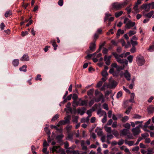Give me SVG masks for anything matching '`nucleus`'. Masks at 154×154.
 <instances>
[{
    "label": "nucleus",
    "instance_id": "nucleus-57",
    "mask_svg": "<svg viewBox=\"0 0 154 154\" xmlns=\"http://www.w3.org/2000/svg\"><path fill=\"white\" fill-rule=\"evenodd\" d=\"M63 0H59L58 2V5L60 6H61L63 5Z\"/></svg>",
    "mask_w": 154,
    "mask_h": 154
},
{
    "label": "nucleus",
    "instance_id": "nucleus-13",
    "mask_svg": "<svg viewBox=\"0 0 154 154\" xmlns=\"http://www.w3.org/2000/svg\"><path fill=\"white\" fill-rule=\"evenodd\" d=\"M129 131V130L126 129H124L121 131L120 132L121 135L126 136L127 134L128 133Z\"/></svg>",
    "mask_w": 154,
    "mask_h": 154
},
{
    "label": "nucleus",
    "instance_id": "nucleus-38",
    "mask_svg": "<svg viewBox=\"0 0 154 154\" xmlns=\"http://www.w3.org/2000/svg\"><path fill=\"white\" fill-rule=\"evenodd\" d=\"M127 137V138L129 139H133V135L129 132L128 133L126 136Z\"/></svg>",
    "mask_w": 154,
    "mask_h": 154
},
{
    "label": "nucleus",
    "instance_id": "nucleus-64",
    "mask_svg": "<svg viewBox=\"0 0 154 154\" xmlns=\"http://www.w3.org/2000/svg\"><path fill=\"white\" fill-rule=\"evenodd\" d=\"M149 5L150 6V8L152 9H153L154 8V3L153 2L149 3Z\"/></svg>",
    "mask_w": 154,
    "mask_h": 154
},
{
    "label": "nucleus",
    "instance_id": "nucleus-18",
    "mask_svg": "<svg viewBox=\"0 0 154 154\" xmlns=\"http://www.w3.org/2000/svg\"><path fill=\"white\" fill-rule=\"evenodd\" d=\"M85 109L84 108H79L77 109V112L79 114H80L81 115H83L85 113Z\"/></svg>",
    "mask_w": 154,
    "mask_h": 154
},
{
    "label": "nucleus",
    "instance_id": "nucleus-41",
    "mask_svg": "<svg viewBox=\"0 0 154 154\" xmlns=\"http://www.w3.org/2000/svg\"><path fill=\"white\" fill-rule=\"evenodd\" d=\"M66 124L65 123V121L64 120H62L60 121L57 124V126L58 127L60 126V125H64Z\"/></svg>",
    "mask_w": 154,
    "mask_h": 154
},
{
    "label": "nucleus",
    "instance_id": "nucleus-40",
    "mask_svg": "<svg viewBox=\"0 0 154 154\" xmlns=\"http://www.w3.org/2000/svg\"><path fill=\"white\" fill-rule=\"evenodd\" d=\"M12 14L11 11H7L5 14V16L6 17H9Z\"/></svg>",
    "mask_w": 154,
    "mask_h": 154
},
{
    "label": "nucleus",
    "instance_id": "nucleus-39",
    "mask_svg": "<svg viewBox=\"0 0 154 154\" xmlns=\"http://www.w3.org/2000/svg\"><path fill=\"white\" fill-rule=\"evenodd\" d=\"M105 129L106 131L109 133H110L112 132L111 128L109 127H105Z\"/></svg>",
    "mask_w": 154,
    "mask_h": 154
},
{
    "label": "nucleus",
    "instance_id": "nucleus-30",
    "mask_svg": "<svg viewBox=\"0 0 154 154\" xmlns=\"http://www.w3.org/2000/svg\"><path fill=\"white\" fill-rule=\"evenodd\" d=\"M123 13L122 11H120L119 12H116L115 13V15L116 17H118L121 16Z\"/></svg>",
    "mask_w": 154,
    "mask_h": 154
},
{
    "label": "nucleus",
    "instance_id": "nucleus-60",
    "mask_svg": "<svg viewBox=\"0 0 154 154\" xmlns=\"http://www.w3.org/2000/svg\"><path fill=\"white\" fill-rule=\"evenodd\" d=\"M65 148L66 149H68L69 147V143L67 142H65L64 143Z\"/></svg>",
    "mask_w": 154,
    "mask_h": 154
},
{
    "label": "nucleus",
    "instance_id": "nucleus-2",
    "mask_svg": "<svg viewBox=\"0 0 154 154\" xmlns=\"http://www.w3.org/2000/svg\"><path fill=\"white\" fill-rule=\"evenodd\" d=\"M112 54L114 56L116 61L119 63L122 64L125 63L126 66L128 65V61L126 59H121L120 58H119L117 55V53L116 52H113Z\"/></svg>",
    "mask_w": 154,
    "mask_h": 154
},
{
    "label": "nucleus",
    "instance_id": "nucleus-26",
    "mask_svg": "<svg viewBox=\"0 0 154 154\" xmlns=\"http://www.w3.org/2000/svg\"><path fill=\"white\" fill-rule=\"evenodd\" d=\"M148 112L151 113L154 111V107L152 106H149L147 108Z\"/></svg>",
    "mask_w": 154,
    "mask_h": 154
},
{
    "label": "nucleus",
    "instance_id": "nucleus-5",
    "mask_svg": "<svg viewBox=\"0 0 154 154\" xmlns=\"http://www.w3.org/2000/svg\"><path fill=\"white\" fill-rule=\"evenodd\" d=\"M141 127V125H140L132 129L131 131L134 136L137 135L140 133V128Z\"/></svg>",
    "mask_w": 154,
    "mask_h": 154
},
{
    "label": "nucleus",
    "instance_id": "nucleus-25",
    "mask_svg": "<svg viewBox=\"0 0 154 154\" xmlns=\"http://www.w3.org/2000/svg\"><path fill=\"white\" fill-rule=\"evenodd\" d=\"M125 143L126 144L128 145L129 146H131L134 145V142L133 141H127L126 140Z\"/></svg>",
    "mask_w": 154,
    "mask_h": 154
},
{
    "label": "nucleus",
    "instance_id": "nucleus-55",
    "mask_svg": "<svg viewBox=\"0 0 154 154\" xmlns=\"http://www.w3.org/2000/svg\"><path fill=\"white\" fill-rule=\"evenodd\" d=\"M122 95V92L121 91H119L117 94V95L116 96V97L117 98H119L120 97H121Z\"/></svg>",
    "mask_w": 154,
    "mask_h": 154
},
{
    "label": "nucleus",
    "instance_id": "nucleus-15",
    "mask_svg": "<svg viewBox=\"0 0 154 154\" xmlns=\"http://www.w3.org/2000/svg\"><path fill=\"white\" fill-rule=\"evenodd\" d=\"M79 101H80V106H87L88 103V101L86 100H82L81 99H79Z\"/></svg>",
    "mask_w": 154,
    "mask_h": 154
},
{
    "label": "nucleus",
    "instance_id": "nucleus-19",
    "mask_svg": "<svg viewBox=\"0 0 154 154\" xmlns=\"http://www.w3.org/2000/svg\"><path fill=\"white\" fill-rule=\"evenodd\" d=\"M19 60L18 59H14L12 62V64L14 66H17L19 64Z\"/></svg>",
    "mask_w": 154,
    "mask_h": 154
},
{
    "label": "nucleus",
    "instance_id": "nucleus-62",
    "mask_svg": "<svg viewBox=\"0 0 154 154\" xmlns=\"http://www.w3.org/2000/svg\"><path fill=\"white\" fill-rule=\"evenodd\" d=\"M103 108L104 109H105L107 110H108L109 109V108H108V106L107 105L106 103H104L103 105Z\"/></svg>",
    "mask_w": 154,
    "mask_h": 154
},
{
    "label": "nucleus",
    "instance_id": "nucleus-58",
    "mask_svg": "<svg viewBox=\"0 0 154 154\" xmlns=\"http://www.w3.org/2000/svg\"><path fill=\"white\" fill-rule=\"evenodd\" d=\"M113 29H110L109 31V32H107V34L108 35H110V33L111 34H113L114 33V32L113 31Z\"/></svg>",
    "mask_w": 154,
    "mask_h": 154
},
{
    "label": "nucleus",
    "instance_id": "nucleus-10",
    "mask_svg": "<svg viewBox=\"0 0 154 154\" xmlns=\"http://www.w3.org/2000/svg\"><path fill=\"white\" fill-rule=\"evenodd\" d=\"M141 7L142 8L144 9L145 11H144L146 12H148L149 11L150 9V6L149 5V4H146V5H142Z\"/></svg>",
    "mask_w": 154,
    "mask_h": 154
},
{
    "label": "nucleus",
    "instance_id": "nucleus-45",
    "mask_svg": "<svg viewBox=\"0 0 154 154\" xmlns=\"http://www.w3.org/2000/svg\"><path fill=\"white\" fill-rule=\"evenodd\" d=\"M102 75L104 77H106L108 75L107 72L106 70H103L102 72Z\"/></svg>",
    "mask_w": 154,
    "mask_h": 154
},
{
    "label": "nucleus",
    "instance_id": "nucleus-63",
    "mask_svg": "<svg viewBox=\"0 0 154 154\" xmlns=\"http://www.w3.org/2000/svg\"><path fill=\"white\" fill-rule=\"evenodd\" d=\"M149 136V135L147 133H145L141 134V136L143 138H145L146 137Z\"/></svg>",
    "mask_w": 154,
    "mask_h": 154
},
{
    "label": "nucleus",
    "instance_id": "nucleus-22",
    "mask_svg": "<svg viewBox=\"0 0 154 154\" xmlns=\"http://www.w3.org/2000/svg\"><path fill=\"white\" fill-rule=\"evenodd\" d=\"M135 97V94L134 93H132L131 94L130 96V99L129 100V101L132 103H134V98Z\"/></svg>",
    "mask_w": 154,
    "mask_h": 154
},
{
    "label": "nucleus",
    "instance_id": "nucleus-12",
    "mask_svg": "<svg viewBox=\"0 0 154 154\" xmlns=\"http://www.w3.org/2000/svg\"><path fill=\"white\" fill-rule=\"evenodd\" d=\"M95 131L97 133V135L100 137L103 135V132L100 129H99L98 128H97L95 130Z\"/></svg>",
    "mask_w": 154,
    "mask_h": 154
},
{
    "label": "nucleus",
    "instance_id": "nucleus-61",
    "mask_svg": "<svg viewBox=\"0 0 154 154\" xmlns=\"http://www.w3.org/2000/svg\"><path fill=\"white\" fill-rule=\"evenodd\" d=\"M72 128V126L71 125H68L66 127V130L68 132Z\"/></svg>",
    "mask_w": 154,
    "mask_h": 154
},
{
    "label": "nucleus",
    "instance_id": "nucleus-17",
    "mask_svg": "<svg viewBox=\"0 0 154 154\" xmlns=\"http://www.w3.org/2000/svg\"><path fill=\"white\" fill-rule=\"evenodd\" d=\"M97 114L99 115L100 117L101 116L103 115L106 116V112L103 110H102L101 109L99 110L97 112Z\"/></svg>",
    "mask_w": 154,
    "mask_h": 154
},
{
    "label": "nucleus",
    "instance_id": "nucleus-46",
    "mask_svg": "<svg viewBox=\"0 0 154 154\" xmlns=\"http://www.w3.org/2000/svg\"><path fill=\"white\" fill-rule=\"evenodd\" d=\"M129 63H131L132 62L133 59V56L132 55H130L128 56L127 58Z\"/></svg>",
    "mask_w": 154,
    "mask_h": 154
},
{
    "label": "nucleus",
    "instance_id": "nucleus-1",
    "mask_svg": "<svg viewBox=\"0 0 154 154\" xmlns=\"http://www.w3.org/2000/svg\"><path fill=\"white\" fill-rule=\"evenodd\" d=\"M127 4V2H124L121 3L115 2L113 3L112 5V6L113 9L119 10L126 5Z\"/></svg>",
    "mask_w": 154,
    "mask_h": 154
},
{
    "label": "nucleus",
    "instance_id": "nucleus-31",
    "mask_svg": "<svg viewBox=\"0 0 154 154\" xmlns=\"http://www.w3.org/2000/svg\"><path fill=\"white\" fill-rule=\"evenodd\" d=\"M136 32V30H130L128 32V34L129 36H131L135 34Z\"/></svg>",
    "mask_w": 154,
    "mask_h": 154
},
{
    "label": "nucleus",
    "instance_id": "nucleus-51",
    "mask_svg": "<svg viewBox=\"0 0 154 154\" xmlns=\"http://www.w3.org/2000/svg\"><path fill=\"white\" fill-rule=\"evenodd\" d=\"M124 141L122 139L119 140L118 142V144L119 145L121 146L124 143Z\"/></svg>",
    "mask_w": 154,
    "mask_h": 154
},
{
    "label": "nucleus",
    "instance_id": "nucleus-23",
    "mask_svg": "<svg viewBox=\"0 0 154 154\" xmlns=\"http://www.w3.org/2000/svg\"><path fill=\"white\" fill-rule=\"evenodd\" d=\"M51 43L54 47V49L56 50L57 47V45L56 44L55 40H52L51 41Z\"/></svg>",
    "mask_w": 154,
    "mask_h": 154
},
{
    "label": "nucleus",
    "instance_id": "nucleus-49",
    "mask_svg": "<svg viewBox=\"0 0 154 154\" xmlns=\"http://www.w3.org/2000/svg\"><path fill=\"white\" fill-rule=\"evenodd\" d=\"M44 130L48 135L51 134V132L47 127H45L44 128Z\"/></svg>",
    "mask_w": 154,
    "mask_h": 154
},
{
    "label": "nucleus",
    "instance_id": "nucleus-7",
    "mask_svg": "<svg viewBox=\"0 0 154 154\" xmlns=\"http://www.w3.org/2000/svg\"><path fill=\"white\" fill-rule=\"evenodd\" d=\"M117 85V83L116 81L113 80L110 81L108 85V87L111 88H115Z\"/></svg>",
    "mask_w": 154,
    "mask_h": 154
},
{
    "label": "nucleus",
    "instance_id": "nucleus-54",
    "mask_svg": "<svg viewBox=\"0 0 154 154\" xmlns=\"http://www.w3.org/2000/svg\"><path fill=\"white\" fill-rule=\"evenodd\" d=\"M138 5L136 4L133 8L134 9L137 13L139 12V10L138 8Z\"/></svg>",
    "mask_w": 154,
    "mask_h": 154
},
{
    "label": "nucleus",
    "instance_id": "nucleus-28",
    "mask_svg": "<svg viewBox=\"0 0 154 154\" xmlns=\"http://www.w3.org/2000/svg\"><path fill=\"white\" fill-rule=\"evenodd\" d=\"M27 66L26 65H24L22 66L19 69L21 71H23L24 72H26V68Z\"/></svg>",
    "mask_w": 154,
    "mask_h": 154
},
{
    "label": "nucleus",
    "instance_id": "nucleus-29",
    "mask_svg": "<svg viewBox=\"0 0 154 154\" xmlns=\"http://www.w3.org/2000/svg\"><path fill=\"white\" fill-rule=\"evenodd\" d=\"M124 31L123 30H121V29H119L118 31L117 32L116 34V35L117 36H119L120 35V34H123L124 33Z\"/></svg>",
    "mask_w": 154,
    "mask_h": 154
},
{
    "label": "nucleus",
    "instance_id": "nucleus-34",
    "mask_svg": "<svg viewBox=\"0 0 154 154\" xmlns=\"http://www.w3.org/2000/svg\"><path fill=\"white\" fill-rule=\"evenodd\" d=\"M129 119V118L128 116H125L122 117L121 120L123 122H125L128 120Z\"/></svg>",
    "mask_w": 154,
    "mask_h": 154
},
{
    "label": "nucleus",
    "instance_id": "nucleus-32",
    "mask_svg": "<svg viewBox=\"0 0 154 154\" xmlns=\"http://www.w3.org/2000/svg\"><path fill=\"white\" fill-rule=\"evenodd\" d=\"M111 16V14H109L108 13H106L105 14V15L104 18V22H105L107 20H109V17L110 16Z\"/></svg>",
    "mask_w": 154,
    "mask_h": 154
},
{
    "label": "nucleus",
    "instance_id": "nucleus-50",
    "mask_svg": "<svg viewBox=\"0 0 154 154\" xmlns=\"http://www.w3.org/2000/svg\"><path fill=\"white\" fill-rule=\"evenodd\" d=\"M133 118L135 119H140L141 118V116L139 115L135 114L134 115Z\"/></svg>",
    "mask_w": 154,
    "mask_h": 154
},
{
    "label": "nucleus",
    "instance_id": "nucleus-53",
    "mask_svg": "<svg viewBox=\"0 0 154 154\" xmlns=\"http://www.w3.org/2000/svg\"><path fill=\"white\" fill-rule=\"evenodd\" d=\"M101 137V140L102 143H104L105 141L106 136L105 135H103Z\"/></svg>",
    "mask_w": 154,
    "mask_h": 154
},
{
    "label": "nucleus",
    "instance_id": "nucleus-9",
    "mask_svg": "<svg viewBox=\"0 0 154 154\" xmlns=\"http://www.w3.org/2000/svg\"><path fill=\"white\" fill-rule=\"evenodd\" d=\"M111 66L113 67L116 68L117 70H123L125 68V66H118L117 64L116 63H114L111 64Z\"/></svg>",
    "mask_w": 154,
    "mask_h": 154
},
{
    "label": "nucleus",
    "instance_id": "nucleus-43",
    "mask_svg": "<svg viewBox=\"0 0 154 154\" xmlns=\"http://www.w3.org/2000/svg\"><path fill=\"white\" fill-rule=\"evenodd\" d=\"M112 134L114 135V136L116 137H117L119 135V134L118 132L115 130H113L112 132Z\"/></svg>",
    "mask_w": 154,
    "mask_h": 154
},
{
    "label": "nucleus",
    "instance_id": "nucleus-8",
    "mask_svg": "<svg viewBox=\"0 0 154 154\" xmlns=\"http://www.w3.org/2000/svg\"><path fill=\"white\" fill-rule=\"evenodd\" d=\"M154 13L153 11H151L148 14H146L145 11H143V15L145 17H147L149 19L150 18Z\"/></svg>",
    "mask_w": 154,
    "mask_h": 154
},
{
    "label": "nucleus",
    "instance_id": "nucleus-48",
    "mask_svg": "<svg viewBox=\"0 0 154 154\" xmlns=\"http://www.w3.org/2000/svg\"><path fill=\"white\" fill-rule=\"evenodd\" d=\"M131 44H132L133 46L134 47L136 45H137V42L136 41H133L132 39L131 40Z\"/></svg>",
    "mask_w": 154,
    "mask_h": 154
},
{
    "label": "nucleus",
    "instance_id": "nucleus-20",
    "mask_svg": "<svg viewBox=\"0 0 154 154\" xmlns=\"http://www.w3.org/2000/svg\"><path fill=\"white\" fill-rule=\"evenodd\" d=\"M104 60L106 64L107 65H109L110 64V60L108 58L107 56L105 55L104 57Z\"/></svg>",
    "mask_w": 154,
    "mask_h": 154
},
{
    "label": "nucleus",
    "instance_id": "nucleus-56",
    "mask_svg": "<svg viewBox=\"0 0 154 154\" xmlns=\"http://www.w3.org/2000/svg\"><path fill=\"white\" fill-rule=\"evenodd\" d=\"M131 109L132 107H130L128 108L125 111V113L127 114L128 115L130 112L131 110Z\"/></svg>",
    "mask_w": 154,
    "mask_h": 154
},
{
    "label": "nucleus",
    "instance_id": "nucleus-14",
    "mask_svg": "<svg viewBox=\"0 0 154 154\" xmlns=\"http://www.w3.org/2000/svg\"><path fill=\"white\" fill-rule=\"evenodd\" d=\"M95 48L96 45L95 42L91 43L90 44L89 46V49L91 50L92 51H94L95 49Z\"/></svg>",
    "mask_w": 154,
    "mask_h": 154
},
{
    "label": "nucleus",
    "instance_id": "nucleus-6",
    "mask_svg": "<svg viewBox=\"0 0 154 154\" xmlns=\"http://www.w3.org/2000/svg\"><path fill=\"white\" fill-rule=\"evenodd\" d=\"M123 75L128 81H130L131 80V74L127 70H125Z\"/></svg>",
    "mask_w": 154,
    "mask_h": 154
},
{
    "label": "nucleus",
    "instance_id": "nucleus-27",
    "mask_svg": "<svg viewBox=\"0 0 154 154\" xmlns=\"http://www.w3.org/2000/svg\"><path fill=\"white\" fill-rule=\"evenodd\" d=\"M73 139V135L72 134L69 133L66 138V140H69L70 141H72Z\"/></svg>",
    "mask_w": 154,
    "mask_h": 154
},
{
    "label": "nucleus",
    "instance_id": "nucleus-37",
    "mask_svg": "<svg viewBox=\"0 0 154 154\" xmlns=\"http://www.w3.org/2000/svg\"><path fill=\"white\" fill-rule=\"evenodd\" d=\"M103 98L104 97L103 95L102 94H99V98L96 99L95 101L97 102H99L101 100H102Z\"/></svg>",
    "mask_w": 154,
    "mask_h": 154
},
{
    "label": "nucleus",
    "instance_id": "nucleus-52",
    "mask_svg": "<svg viewBox=\"0 0 154 154\" xmlns=\"http://www.w3.org/2000/svg\"><path fill=\"white\" fill-rule=\"evenodd\" d=\"M148 50L150 52H152L154 51V45H152L149 47Z\"/></svg>",
    "mask_w": 154,
    "mask_h": 154
},
{
    "label": "nucleus",
    "instance_id": "nucleus-35",
    "mask_svg": "<svg viewBox=\"0 0 154 154\" xmlns=\"http://www.w3.org/2000/svg\"><path fill=\"white\" fill-rule=\"evenodd\" d=\"M131 125L128 123H127L123 125L124 127L127 128V129L129 130L131 128Z\"/></svg>",
    "mask_w": 154,
    "mask_h": 154
},
{
    "label": "nucleus",
    "instance_id": "nucleus-4",
    "mask_svg": "<svg viewBox=\"0 0 154 154\" xmlns=\"http://www.w3.org/2000/svg\"><path fill=\"white\" fill-rule=\"evenodd\" d=\"M136 62L139 66L143 65L145 63V60L143 57L140 55L137 56L136 57Z\"/></svg>",
    "mask_w": 154,
    "mask_h": 154
},
{
    "label": "nucleus",
    "instance_id": "nucleus-44",
    "mask_svg": "<svg viewBox=\"0 0 154 154\" xmlns=\"http://www.w3.org/2000/svg\"><path fill=\"white\" fill-rule=\"evenodd\" d=\"M64 135L63 134H61L58 135L56 137V138L59 140H60L62 139Z\"/></svg>",
    "mask_w": 154,
    "mask_h": 154
},
{
    "label": "nucleus",
    "instance_id": "nucleus-24",
    "mask_svg": "<svg viewBox=\"0 0 154 154\" xmlns=\"http://www.w3.org/2000/svg\"><path fill=\"white\" fill-rule=\"evenodd\" d=\"M71 118V116H68L64 118L65 120L64 121L66 124L69 123L70 122V120Z\"/></svg>",
    "mask_w": 154,
    "mask_h": 154
},
{
    "label": "nucleus",
    "instance_id": "nucleus-16",
    "mask_svg": "<svg viewBox=\"0 0 154 154\" xmlns=\"http://www.w3.org/2000/svg\"><path fill=\"white\" fill-rule=\"evenodd\" d=\"M59 146H54L52 148H50V149L52 151V152H56L57 153V151H59Z\"/></svg>",
    "mask_w": 154,
    "mask_h": 154
},
{
    "label": "nucleus",
    "instance_id": "nucleus-33",
    "mask_svg": "<svg viewBox=\"0 0 154 154\" xmlns=\"http://www.w3.org/2000/svg\"><path fill=\"white\" fill-rule=\"evenodd\" d=\"M79 117L78 116H72V121L73 122H75V123H77L78 122V119Z\"/></svg>",
    "mask_w": 154,
    "mask_h": 154
},
{
    "label": "nucleus",
    "instance_id": "nucleus-3",
    "mask_svg": "<svg viewBox=\"0 0 154 154\" xmlns=\"http://www.w3.org/2000/svg\"><path fill=\"white\" fill-rule=\"evenodd\" d=\"M124 23L126 24L125 27L127 29H130L135 25L134 22L131 21L128 18H125V19Z\"/></svg>",
    "mask_w": 154,
    "mask_h": 154
},
{
    "label": "nucleus",
    "instance_id": "nucleus-47",
    "mask_svg": "<svg viewBox=\"0 0 154 154\" xmlns=\"http://www.w3.org/2000/svg\"><path fill=\"white\" fill-rule=\"evenodd\" d=\"M59 117V115L57 114H56L51 119V121H55Z\"/></svg>",
    "mask_w": 154,
    "mask_h": 154
},
{
    "label": "nucleus",
    "instance_id": "nucleus-11",
    "mask_svg": "<svg viewBox=\"0 0 154 154\" xmlns=\"http://www.w3.org/2000/svg\"><path fill=\"white\" fill-rule=\"evenodd\" d=\"M20 60L22 61H28L29 60V56L27 54H24L21 58Z\"/></svg>",
    "mask_w": 154,
    "mask_h": 154
},
{
    "label": "nucleus",
    "instance_id": "nucleus-42",
    "mask_svg": "<svg viewBox=\"0 0 154 154\" xmlns=\"http://www.w3.org/2000/svg\"><path fill=\"white\" fill-rule=\"evenodd\" d=\"M57 153H60V154H66L64 150L63 149H59V151H57Z\"/></svg>",
    "mask_w": 154,
    "mask_h": 154
},
{
    "label": "nucleus",
    "instance_id": "nucleus-59",
    "mask_svg": "<svg viewBox=\"0 0 154 154\" xmlns=\"http://www.w3.org/2000/svg\"><path fill=\"white\" fill-rule=\"evenodd\" d=\"M126 10H127V13L128 14H130V13H131V8H130V6L127 7L126 9Z\"/></svg>",
    "mask_w": 154,
    "mask_h": 154
},
{
    "label": "nucleus",
    "instance_id": "nucleus-36",
    "mask_svg": "<svg viewBox=\"0 0 154 154\" xmlns=\"http://www.w3.org/2000/svg\"><path fill=\"white\" fill-rule=\"evenodd\" d=\"M106 137L107 140H109L113 137V136L112 135L110 134V133H108L107 134Z\"/></svg>",
    "mask_w": 154,
    "mask_h": 154
},
{
    "label": "nucleus",
    "instance_id": "nucleus-21",
    "mask_svg": "<svg viewBox=\"0 0 154 154\" xmlns=\"http://www.w3.org/2000/svg\"><path fill=\"white\" fill-rule=\"evenodd\" d=\"M94 91V89H90L87 91V95L89 96L90 98H91V96L93 95Z\"/></svg>",
    "mask_w": 154,
    "mask_h": 154
}]
</instances>
